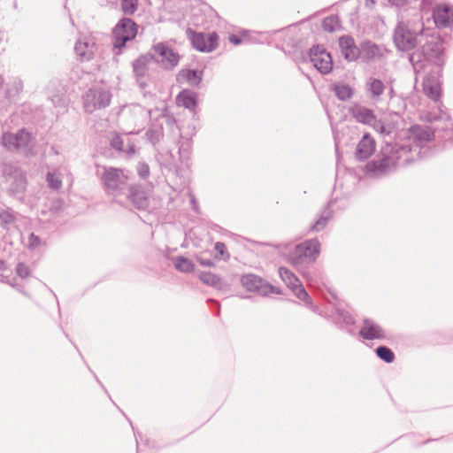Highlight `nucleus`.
<instances>
[{"mask_svg": "<svg viewBox=\"0 0 453 453\" xmlns=\"http://www.w3.org/2000/svg\"><path fill=\"white\" fill-rule=\"evenodd\" d=\"M383 154L384 157L381 159L371 161L365 165L367 173L379 176L397 165L398 157H396V151H395L393 148L388 145L383 149Z\"/></svg>", "mask_w": 453, "mask_h": 453, "instance_id": "nucleus-1", "label": "nucleus"}, {"mask_svg": "<svg viewBox=\"0 0 453 453\" xmlns=\"http://www.w3.org/2000/svg\"><path fill=\"white\" fill-rule=\"evenodd\" d=\"M186 33L192 46L198 51L208 53L218 48L219 35L216 32L204 35L203 33L196 32L188 28Z\"/></svg>", "mask_w": 453, "mask_h": 453, "instance_id": "nucleus-2", "label": "nucleus"}, {"mask_svg": "<svg viewBox=\"0 0 453 453\" xmlns=\"http://www.w3.org/2000/svg\"><path fill=\"white\" fill-rule=\"evenodd\" d=\"M111 95L110 91L103 88H90L84 97V108L87 112H93L96 110L108 106L111 103Z\"/></svg>", "mask_w": 453, "mask_h": 453, "instance_id": "nucleus-3", "label": "nucleus"}, {"mask_svg": "<svg viewBox=\"0 0 453 453\" xmlns=\"http://www.w3.org/2000/svg\"><path fill=\"white\" fill-rule=\"evenodd\" d=\"M418 32L411 27L409 24L399 23L395 28L394 42L401 50H410L417 45Z\"/></svg>", "mask_w": 453, "mask_h": 453, "instance_id": "nucleus-4", "label": "nucleus"}, {"mask_svg": "<svg viewBox=\"0 0 453 453\" xmlns=\"http://www.w3.org/2000/svg\"><path fill=\"white\" fill-rule=\"evenodd\" d=\"M136 25L129 19H123L113 29V44L116 48H122L127 41L135 37Z\"/></svg>", "mask_w": 453, "mask_h": 453, "instance_id": "nucleus-5", "label": "nucleus"}, {"mask_svg": "<svg viewBox=\"0 0 453 453\" xmlns=\"http://www.w3.org/2000/svg\"><path fill=\"white\" fill-rule=\"evenodd\" d=\"M102 180L108 189L116 190L127 183L128 176L121 169L109 168L104 172Z\"/></svg>", "mask_w": 453, "mask_h": 453, "instance_id": "nucleus-6", "label": "nucleus"}, {"mask_svg": "<svg viewBox=\"0 0 453 453\" xmlns=\"http://www.w3.org/2000/svg\"><path fill=\"white\" fill-rule=\"evenodd\" d=\"M433 19L437 27H448L453 24V8L441 3L434 9Z\"/></svg>", "mask_w": 453, "mask_h": 453, "instance_id": "nucleus-7", "label": "nucleus"}, {"mask_svg": "<svg viewBox=\"0 0 453 453\" xmlns=\"http://www.w3.org/2000/svg\"><path fill=\"white\" fill-rule=\"evenodd\" d=\"M242 284L251 292H258L261 295H268L273 292V288L265 283L263 279L253 274H247L242 277Z\"/></svg>", "mask_w": 453, "mask_h": 453, "instance_id": "nucleus-8", "label": "nucleus"}, {"mask_svg": "<svg viewBox=\"0 0 453 453\" xmlns=\"http://www.w3.org/2000/svg\"><path fill=\"white\" fill-rule=\"evenodd\" d=\"M155 53L160 57V62L166 67L173 69L180 61V55L165 44L159 42L154 45Z\"/></svg>", "mask_w": 453, "mask_h": 453, "instance_id": "nucleus-9", "label": "nucleus"}, {"mask_svg": "<svg viewBox=\"0 0 453 453\" xmlns=\"http://www.w3.org/2000/svg\"><path fill=\"white\" fill-rule=\"evenodd\" d=\"M354 117L358 122L372 126L377 132H386L384 124L381 120L376 119L372 110L365 107H357L354 111Z\"/></svg>", "mask_w": 453, "mask_h": 453, "instance_id": "nucleus-10", "label": "nucleus"}, {"mask_svg": "<svg viewBox=\"0 0 453 453\" xmlns=\"http://www.w3.org/2000/svg\"><path fill=\"white\" fill-rule=\"evenodd\" d=\"M30 142V134L24 130H20L18 134H5L3 135V144L11 150L26 148Z\"/></svg>", "mask_w": 453, "mask_h": 453, "instance_id": "nucleus-11", "label": "nucleus"}, {"mask_svg": "<svg viewBox=\"0 0 453 453\" xmlns=\"http://www.w3.org/2000/svg\"><path fill=\"white\" fill-rule=\"evenodd\" d=\"M376 149V142L370 135V134H365L362 139L358 142L355 157L357 160H365L369 158L375 151Z\"/></svg>", "mask_w": 453, "mask_h": 453, "instance_id": "nucleus-12", "label": "nucleus"}, {"mask_svg": "<svg viewBox=\"0 0 453 453\" xmlns=\"http://www.w3.org/2000/svg\"><path fill=\"white\" fill-rule=\"evenodd\" d=\"M339 46L342 54L348 61H355L361 55L360 48L356 45L354 39L349 35H343L340 37Z\"/></svg>", "mask_w": 453, "mask_h": 453, "instance_id": "nucleus-13", "label": "nucleus"}, {"mask_svg": "<svg viewBox=\"0 0 453 453\" xmlns=\"http://www.w3.org/2000/svg\"><path fill=\"white\" fill-rule=\"evenodd\" d=\"M359 335L365 340H380L385 338L382 327L371 319H365L359 330Z\"/></svg>", "mask_w": 453, "mask_h": 453, "instance_id": "nucleus-14", "label": "nucleus"}, {"mask_svg": "<svg viewBox=\"0 0 453 453\" xmlns=\"http://www.w3.org/2000/svg\"><path fill=\"white\" fill-rule=\"evenodd\" d=\"M96 51V42L90 36H85L79 40L75 45V52L81 61L92 58Z\"/></svg>", "mask_w": 453, "mask_h": 453, "instance_id": "nucleus-15", "label": "nucleus"}, {"mask_svg": "<svg viewBox=\"0 0 453 453\" xmlns=\"http://www.w3.org/2000/svg\"><path fill=\"white\" fill-rule=\"evenodd\" d=\"M280 275L286 284L294 291L300 299H305L308 296L305 289L299 284V280L290 271L284 267H280Z\"/></svg>", "mask_w": 453, "mask_h": 453, "instance_id": "nucleus-16", "label": "nucleus"}, {"mask_svg": "<svg viewBox=\"0 0 453 453\" xmlns=\"http://www.w3.org/2000/svg\"><path fill=\"white\" fill-rule=\"evenodd\" d=\"M111 146L116 150L134 154L135 152L134 143L127 136H121L117 133H113L110 138Z\"/></svg>", "mask_w": 453, "mask_h": 453, "instance_id": "nucleus-17", "label": "nucleus"}, {"mask_svg": "<svg viewBox=\"0 0 453 453\" xmlns=\"http://www.w3.org/2000/svg\"><path fill=\"white\" fill-rule=\"evenodd\" d=\"M313 65L321 73H328L333 68V60L329 53L325 50H316L313 54Z\"/></svg>", "mask_w": 453, "mask_h": 453, "instance_id": "nucleus-18", "label": "nucleus"}, {"mask_svg": "<svg viewBox=\"0 0 453 453\" xmlns=\"http://www.w3.org/2000/svg\"><path fill=\"white\" fill-rule=\"evenodd\" d=\"M129 198L138 209H145L149 206V196L146 191L140 186H132L129 190Z\"/></svg>", "mask_w": 453, "mask_h": 453, "instance_id": "nucleus-19", "label": "nucleus"}, {"mask_svg": "<svg viewBox=\"0 0 453 453\" xmlns=\"http://www.w3.org/2000/svg\"><path fill=\"white\" fill-rule=\"evenodd\" d=\"M360 52V56L365 61H371L383 56L380 48L370 41L361 44Z\"/></svg>", "mask_w": 453, "mask_h": 453, "instance_id": "nucleus-20", "label": "nucleus"}, {"mask_svg": "<svg viewBox=\"0 0 453 453\" xmlns=\"http://www.w3.org/2000/svg\"><path fill=\"white\" fill-rule=\"evenodd\" d=\"M176 104L189 110H195L197 104L196 94L188 89L182 90L176 96Z\"/></svg>", "mask_w": 453, "mask_h": 453, "instance_id": "nucleus-21", "label": "nucleus"}, {"mask_svg": "<svg viewBox=\"0 0 453 453\" xmlns=\"http://www.w3.org/2000/svg\"><path fill=\"white\" fill-rule=\"evenodd\" d=\"M202 81V73L190 69H182L177 74V81L187 82L190 85H198Z\"/></svg>", "mask_w": 453, "mask_h": 453, "instance_id": "nucleus-22", "label": "nucleus"}, {"mask_svg": "<svg viewBox=\"0 0 453 453\" xmlns=\"http://www.w3.org/2000/svg\"><path fill=\"white\" fill-rule=\"evenodd\" d=\"M311 251V243L305 242L296 246L294 252L289 256V260L293 264L298 263L303 257H307Z\"/></svg>", "mask_w": 453, "mask_h": 453, "instance_id": "nucleus-23", "label": "nucleus"}, {"mask_svg": "<svg viewBox=\"0 0 453 453\" xmlns=\"http://www.w3.org/2000/svg\"><path fill=\"white\" fill-rule=\"evenodd\" d=\"M200 280L206 285L211 286L216 288L223 287L222 279L211 272H203L199 275Z\"/></svg>", "mask_w": 453, "mask_h": 453, "instance_id": "nucleus-24", "label": "nucleus"}, {"mask_svg": "<svg viewBox=\"0 0 453 453\" xmlns=\"http://www.w3.org/2000/svg\"><path fill=\"white\" fill-rule=\"evenodd\" d=\"M424 91L433 100H437L441 96L439 85L433 83L430 80L424 81Z\"/></svg>", "mask_w": 453, "mask_h": 453, "instance_id": "nucleus-25", "label": "nucleus"}, {"mask_svg": "<svg viewBox=\"0 0 453 453\" xmlns=\"http://www.w3.org/2000/svg\"><path fill=\"white\" fill-rule=\"evenodd\" d=\"M174 265L179 271L183 273H191L195 270V265L192 261L182 257H176Z\"/></svg>", "mask_w": 453, "mask_h": 453, "instance_id": "nucleus-26", "label": "nucleus"}, {"mask_svg": "<svg viewBox=\"0 0 453 453\" xmlns=\"http://www.w3.org/2000/svg\"><path fill=\"white\" fill-rule=\"evenodd\" d=\"M150 59L147 57H140L134 64V69L137 75L142 76L148 70Z\"/></svg>", "mask_w": 453, "mask_h": 453, "instance_id": "nucleus-27", "label": "nucleus"}, {"mask_svg": "<svg viewBox=\"0 0 453 453\" xmlns=\"http://www.w3.org/2000/svg\"><path fill=\"white\" fill-rule=\"evenodd\" d=\"M375 352L376 355L386 363H392L395 360V354L386 346L378 347Z\"/></svg>", "mask_w": 453, "mask_h": 453, "instance_id": "nucleus-28", "label": "nucleus"}, {"mask_svg": "<svg viewBox=\"0 0 453 453\" xmlns=\"http://www.w3.org/2000/svg\"><path fill=\"white\" fill-rule=\"evenodd\" d=\"M215 250V255L214 258L217 260H228L230 257V255L227 251V249L225 245V243L218 242L214 245Z\"/></svg>", "mask_w": 453, "mask_h": 453, "instance_id": "nucleus-29", "label": "nucleus"}, {"mask_svg": "<svg viewBox=\"0 0 453 453\" xmlns=\"http://www.w3.org/2000/svg\"><path fill=\"white\" fill-rule=\"evenodd\" d=\"M334 90L336 96L342 100H346V99L350 98L352 96V93H353L352 89L349 86L342 85V84L335 85L334 87Z\"/></svg>", "mask_w": 453, "mask_h": 453, "instance_id": "nucleus-30", "label": "nucleus"}, {"mask_svg": "<svg viewBox=\"0 0 453 453\" xmlns=\"http://www.w3.org/2000/svg\"><path fill=\"white\" fill-rule=\"evenodd\" d=\"M368 87L370 92L375 96L382 95L385 88L383 82L377 79H371Z\"/></svg>", "mask_w": 453, "mask_h": 453, "instance_id": "nucleus-31", "label": "nucleus"}, {"mask_svg": "<svg viewBox=\"0 0 453 453\" xmlns=\"http://www.w3.org/2000/svg\"><path fill=\"white\" fill-rule=\"evenodd\" d=\"M339 27L340 23L336 17H327L322 22V27L326 32H333Z\"/></svg>", "mask_w": 453, "mask_h": 453, "instance_id": "nucleus-32", "label": "nucleus"}, {"mask_svg": "<svg viewBox=\"0 0 453 453\" xmlns=\"http://www.w3.org/2000/svg\"><path fill=\"white\" fill-rule=\"evenodd\" d=\"M15 221L14 215L9 211H0V224L4 227H7L9 225L13 224Z\"/></svg>", "mask_w": 453, "mask_h": 453, "instance_id": "nucleus-33", "label": "nucleus"}, {"mask_svg": "<svg viewBox=\"0 0 453 453\" xmlns=\"http://www.w3.org/2000/svg\"><path fill=\"white\" fill-rule=\"evenodd\" d=\"M47 181L50 188L58 189L61 187V180L53 173H48Z\"/></svg>", "mask_w": 453, "mask_h": 453, "instance_id": "nucleus-34", "label": "nucleus"}, {"mask_svg": "<svg viewBox=\"0 0 453 453\" xmlns=\"http://www.w3.org/2000/svg\"><path fill=\"white\" fill-rule=\"evenodd\" d=\"M122 9L126 14H133L137 10V5L134 2H124Z\"/></svg>", "mask_w": 453, "mask_h": 453, "instance_id": "nucleus-35", "label": "nucleus"}, {"mask_svg": "<svg viewBox=\"0 0 453 453\" xmlns=\"http://www.w3.org/2000/svg\"><path fill=\"white\" fill-rule=\"evenodd\" d=\"M17 273L21 277H27L28 275L29 271L26 265L19 264L17 266Z\"/></svg>", "mask_w": 453, "mask_h": 453, "instance_id": "nucleus-36", "label": "nucleus"}, {"mask_svg": "<svg viewBox=\"0 0 453 453\" xmlns=\"http://www.w3.org/2000/svg\"><path fill=\"white\" fill-rule=\"evenodd\" d=\"M138 173H139L141 177L146 178L150 174V168H149V166L147 165L142 164L139 166Z\"/></svg>", "mask_w": 453, "mask_h": 453, "instance_id": "nucleus-37", "label": "nucleus"}, {"mask_svg": "<svg viewBox=\"0 0 453 453\" xmlns=\"http://www.w3.org/2000/svg\"><path fill=\"white\" fill-rule=\"evenodd\" d=\"M198 262L203 265V266H208V267H212L214 266V263L211 261V260H205V259H198Z\"/></svg>", "mask_w": 453, "mask_h": 453, "instance_id": "nucleus-38", "label": "nucleus"}, {"mask_svg": "<svg viewBox=\"0 0 453 453\" xmlns=\"http://www.w3.org/2000/svg\"><path fill=\"white\" fill-rule=\"evenodd\" d=\"M229 41L235 45L241 43V40L234 35L229 36Z\"/></svg>", "mask_w": 453, "mask_h": 453, "instance_id": "nucleus-39", "label": "nucleus"}, {"mask_svg": "<svg viewBox=\"0 0 453 453\" xmlns=\"http://www.w3.org/2000/svg\"><path fill=\"white\" fill-rule=\"evenodd\" d=\"M312 252H313V255H314L315 253H319V251L317 250V248H316V246H315L314 244H313V250H312Z\"/></svg>", "mask_w": 453, "mask_h": 453, "instance_id": "nucleus-40", "label": "nucleus"}, {"mask_svg": "<svg viewBox=\"0 0 453 453\" xmlns=\"http://www.w3.org/2000/svg\"><path fill=\"white\" fill-rule=\"evenodd\" d=\"M30 239H35L36 242H38V238L35 236L34 234H31Z\"/></svg>", "mask_w": 453, "mask_h": 453, "instance_id": "nucleus-41", "label": "nucleus"}, {"mask_svg": "<svg viewBox=\"0 0 453 453\" xmlns=\"http://www.w3.org/2000/svg\"><path fill=\"white\" fill-rule=\"evenodd\" d=\"M2 84H3V79H2V77L0 76V87L2 86Z\"/></svg>", "mask_w": 453, "mask_h": 453, "instance_id": "nucleus-42", "label": "nucleus"}, {"mask_svg": "<svg viewBox=\"0 0 453 453\" xmlns=\"http://www.w3.org/2000/svg\"><path fill=\"white\" fill-rule=\"evenodd\" d=\"M413 130H414V131H418V130H419V127H413Z\"/></svg>", "mask_w": 453, "mask_h": 453, "instance_id": "nucleus-43", "label": "nucleus"}]
</instances>
